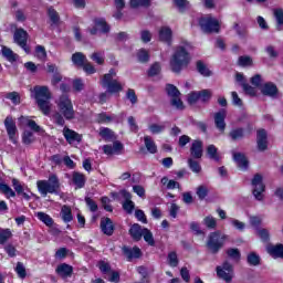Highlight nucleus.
I'll list each match as a JSON object with an SVG mask.
<instances>
[{"instance_id": "obj_1", "label": "nucleus", "mask_w": 283, "mask_h": 283, "mask_svg": "<svg viewBox=\"0 0 283 283\" xmlns=\"http://www.w3.org/2000/svg\"><path fill=\"white\" fill-rule=\"evenodd\" d=\"M191 63V54L182 45L176 46L170 59V70L174 74H180Z\"/></svg>"}, {"instance_id": "obj_2", "label": "nucleus", "mask_w": 283, "mask_h": 283, "mask_svg": "<svg viewBox=\"0 0 283 283\" xmlns=\"http://www.w3.org/2000/svg\"><path fill=\"white\" fill-rule=\"evenodd\" d=\"M33 92L40 112H42L44 116H50V112H52V104H50L52 93L50 92V87L36 85L33 87Z\"/></svg>"}, {"instance_id": "obj_3", "label": "nucleus", "mask_w": 283, "mask_h": 283, "mask_svg": "<svg viewBox=\"0 0 283 283\" xmlns=\"http://www.w3.org/2000/svg\"><path fill=\"white\" fill-rule=\"evenodd\" d=\"M11 182L14 190H12V188L8 186V184L0 182V191L6 196V198L9 199L17 198V196H22V198L27 200V202H30V200H32V196L25 192V190L23 189V185H21V181H19V179L13 178Z\"/></svg>"}, {"instance_id": "obj_4", "label": "nucleus", "mask_w": 283, "mask_h": 283, "mask_svg": "<svg viewBox=\"0 0 283 283\" xmlns=\"http://www.w3.org/2000/svg\"><path fill=\"white\" fill-rule=\"evenodd\" d=\"M227 234H222L221 231L210 232L206 242V249L211 255H218L224 248V242L228 240Z\"/></svg>"}, {"instance_id": "obj_5", "label": "nucleus", "mask_w": 283, "mask_h": 283, "mask_svg": "<svg viewBox=\"0 0 283 283\" xmlns=\"http://www.w3.org/2000/svg\"><path fill=\"white\" fill-rule=\"evenodd\" d=\"M59 113L62 114L65 120H74L76 112L74 111V104L67 94H62L56 101Z\"/></svg>"}, {"instance_id": "obj_6", "label": "nucleus", "mask_w": 283, "mask_h": 283, "mask_svg": "<svg viewBox=\"0 0 283 283\" xmlns=\"http://www.w3.org/2000/svg\"><path fill=\"white\" fill-rule=\"evenodd\" d=\"M36 187L41 196H48V193L59 195V189H61V181L56 175H51L48 180H38Z\"/></svg>"}, {"instance_id": "obj_7", "label": "nucleus", "mask_w": 283, "mask_h": 283, "mask_svg": "<svg viewBox=\"0 0 283 283\" xmlns=\"http://www.w3.org/2000/svg\"><path fill=\"white\" fill-rule=\"evenodd\" d=\"M114 69L109 70V73L104 74L102 80L103 87L107 88L108 94H118L123 92V85L118 80H114Z\"/></svg>"}, {"instance_id": "obj_8", "label": "nucleus", "mask_w": 283, "mask_h": 283, "mask_svg": "<svg viewBox=\"0 0 283 283\" xmlns=\"http://www.w3.org/2000/svg\"><path fill=\"white\" fill-rule=\"evenodd\" d=\"M30 39V34L25 29L23 28H18L14 30L13 33V43H15L21 50L25 52V54H30L31 49L30 45L28 44V40Z\"/></svg>"}, {"instance_id": "obj_9", "label": "nucleus", "mask_w": 283, "mask_h": 283, "mask_svg": "<svg viewBox=\"0 0 283 283\" xmlns=\"http://www.w3.org/2000/svg\"><path fill=\"white\" fill-rule=\"evenodd\" d=\"M199 25L206 34H218L220 32V22L211 15L200 18Z\"/></svg>"}, {"instance_id": "obj_10", "label": "nucleus", "mask_w": 283, "mask_h": 283, "mask_svg": "<svg viewBox=\"0 0 283 283\" xmlns=\"http://www.w3.org/2000/svg\"><path fill=\"white\" fill-rule=\"evenodd\" d=\"M166 93L170 97L171 107H176V109H185V103L180 98V91L174 84H166Z\"/></svg>"}, {"instance_id": "obj_11", "label": "nucleus", "mask_w": 283, "mask_h": 283, "mask_svg": "<svg viewBox=\"0 0 283 283\" xmlns=\"http://www.w3.org/2000/svg\"><path fill=\"white\" fill-rule=\"evenodd\" d=\"M216 271L219 280H223L224 283L233 282V264L229 261H223L221 265L216 268Z\"/></svg>"}, {"instance_id": "obj_12", "label": "nucleus", "mask_w": 283, "mask_h": 283, "mask_svg": "<svg viewBox=\"0 0 283 283\" xmlns=\"http://www.w3.org/2000/svg\"><path fill=\"white\" fill-rule=\"evenodd\" d=\"M251 185L253 187L252 195L254 196L255 200H264L263 192L266 191V186L263 182L262 175L255 174L252 178Z\"/></svg>"}, {"instance_id": "obj_13", "label": "nucleus", "mask_w": 283, "mask_h": 283, "mask_svg": "<svg viewBox=\"0 0 283 283\" xmlns=\"http://www.w3.org/2000/svg\"><path fill=\"white\" fill-rule=\"evenodd\" d=\"M93 23L94 27L88 29L91 36H96V34H98V30L102 32V34H109L112 27H109L105 18H94Z\"/></svg>"}, {"instance_id": "obj_14", "label": "nucleus", "mask_w": 283, "mask_h": 283, "mask_svg": "<svg viewBox=\"0 0 283 283\" xmlns=\"http://www.w3.org/2000/svg\"><path fill=\"white\" fill-rule=\"evenodd\" d=\"M122 252L123 255L127 258V262H132L133 260H138L143 258V251L140 250V248H138V245H135L133 248L124 245L122 248Z\"/></svg>"}, {"instance_id": "obj_15", "label": "nucleus", "mask_w": 283, "mask_h": 283, "mask_svg": "<svg viewBox=\"0 0 283 283\" xmlns=\"http://www.w3.org/2000/svg\"><path fill=\"white\" fill-rule=\"evenodd\" d=\"M256 145L259 151H266L269 149V134L266 129L260 128L256 130Z\"/></svg>"}, {"instance_id": "obj_16", "label": "nucleus", "mask_w": 283, "mask_h": 283, "mask_svg": "<svg viewBox=\"0 0 283 283\" xmlns=\"http://www.w3.org/2000/svg\"><path fill=\"white\" fill-rule=\"evenodd\" d=\"M63 136L69 145H72L73 143L80 144L83 142V135L78 134L72 128H69L67 126L63 128Z\"/></svg>"}, {"instance_id": "obj_17", "label": "nucleus", "mask_w": 283, "mask_h": 283, "mask_svg": "<svg viewBox=\"0 0 283 283\" xmlns=\"http://www.w3.org/2000/svg\"><path fill=\"white\" fill-rule=\"evenodd\" d=\"M99 228L104 235L112 237L114 235V231H116V226H114V221H112L108 217H103L99 222Z\"/></svg>"}, {"instance_id": "obj_18", "label": "nucleus", "mask_w": 283, "mask_h": 283, "mask_svg": "<svg viewBox=\"0 0 283 283\" xmlns=\"http://www.w3.org/2000/svg\"><path fill=\"white\" fill-rule=\"evenodd\" d=\"M120 196L124 198L123 209L126 213H134V209H136V205L132 201V192L126 189L120 190Z\"/></svg>"}, {"instance_id": "obj_19", "label": "nucleus", "mask_w": 283, "mask_h": 283, "mask_svg": "<svg viewBox=\"0 0 283 283\" xmlns=\"http://www.w3.org/2000/svg\"><path fill=\"white\" fill-rule=\"evenodd\" d=\"M104 154L106 156H114V154L119 155L123 149H125V146L119 140H115L113 143V146L109 144H106L102 147Z\"/></svg>"}, {"instance_id": "obj_20", "label": "nucleus", "mask_w": 283, "mask_h": 283, "mask_svg": "<svg viewBox=\"0 0 283 283\" xmlns=\"http://www.w3.org/2000/svg\"><path fill=\"white\" fill-rule=\"evenodd\" d=\"M4 127L7 129V134L9 136L10 140H14L17 138V122H14V118L12 116H7L4 119Z\"/></svg>"}, {"instance_id": "obj_21", "label": "nucleus", "mask_w": 283, "mask_h": 283, "mask_svg": "<svg viewBox=\"0 0 283 283\" xmlns=\"http://www.w3.org/2000/svg\"><path fill=\"white\" fill-rule=\"evenodd\" d=\"M227 118V111L221 109L214 114V125L218 130L221 133H224V129H227V122H224Z\"/></svg>"}, {"instance_id": "obj_22", "label": "nucleus", "mask_w": 283, "mask_h": 283, "mask_svg": "<svg viewBox=\"0 0 283 283\" xmlns=\"http://www.w3.org/2000/svg\"><path fill=\"white\" fill-rule=\"evenodd\" d=\"M55 273L62 277V280H65L73 275L74 273V266L67 264V263H61L56 266Z\"/></svg>"}, {"instance_id": "obj_23", "label": "nucleus", "mask_w": 283, "mask_h": 283, "mask_svg": "<svg viewBox=\"0 0 283 283\" xmlns=\"http://www.w3.org/2000/svg\"><path fill=\"white\" fill-rule=\"evenodd\" d=\"M261 94H263V96H270V98H275L277 94H280V90H277L275 83L268 82L262 86Z\"/></svg>"}, {"instance_id": "obj_24", "label": "nucleus", "mask_w": 283, "mask_h": 283, "mask_svg": "<svg viewBox=\"0 0 283 283\" xmlns=\"http://www.w3.org/2000/svg\"><path fill=\"white\" fill-rule=\"evenodd\" d=\"M202 154H203L202 140H200V139L193 140L191 144V147H190V155L196 160H200V158H202Z\"/></svg>"}, {"instance_id": "obj_25", "label": "nucleus", "mask_w": 283, "mask_h": 283, "mask_svg": "<svg viewBox=\"0 0 283 283\" xmlns=\"http://www.w3.org/2000/svg\"><path fill=\"white\" fill-rule=\"evenodd\" d=\"M159 41L161 43H167V45H171L174 41V31L169 27H161L159 30Z\"/></svg>"}, {"instance_id": "obj_26", "label": "nucleus", "mask_w": 283, "mask_h": 283, "mask_svg": "<svg viewBox=\"0 0 283 283\" xmlns=\"http://www.w3.org/2000/svg\"><path fill=\"white\" fill-rule=\"evenodd\" d=\"M72 182H73L75 189H83V188H85V185L87 184V177H85V174H83V172L73 171Z\"/></svg>"}, {"instance_id": "obj_27", "label": "nucleus", "mask_w": 283, "mask_h": 283, "mask_svg": "<svg viewBox=\"0 0 283 283\" xmlns=\"http://www.w3.org/2000/svg\"><path fill=\"white\" fill-rule=\"evenodd\" d=\"M128 233L135 242H140L143 240L144 228L139 223H134L128 230Z\"/></svg>"}, {"instance_id": "obj_28", "label": "nucleus", "mask_w": 283, "mask_h": 283, "mask_svg": "<svg viewBox=\"0 0 283 283\" xmlns=\"http://www.w3.org/2000/svg\"><path fill=\"white\" fill-rule=\"evenodd\" d=\"M233 158L239 169H242V171H247V169H249V159L247 158L245 154L234 153Z\"/></svg>"}, {"instance_id": "obj_29", "label": "nucleus", "mask_w": 283, "mask_h": 283, "mask_svg": "<svg viewBox=\"0 0 283 283\" xmlns=\"http://www.w3.org/2000/svg\"><path fill=\"white\" fill-rule=\"evenodd\" d=\"M268 253L271 255V258H274V260H277V258L283 260V244L276 243L274 245H269Z\"/></svg>"}, {"instance_id": "obj_30", "label": "nucleus", "mask_w": 283, "mask_h": 283, "mask_svg": "<svg viewBox=\"0 0 283 283\" xmlns=\"http://www.w3.org/2000/svg\"><path fill=\"white\" fill-rule=\"evenodd\" d=\"M60 216L65 224H70V222L74 220V216L72 214V208L67 205L62 206Z\"/></svg>"}, {"instance_id": "obj_31", "label": "nucleus", "mask_w": 283, "mask_h": 283, "mask_svg": "<svg viewBox=\"0 0 283 283\" xmlns=\"http://www.w3.org/2000/svg\"><path fill=\"white\" fill-rule=\"evenodd\" d=\"M196 70L198 74H200L201 76H205L206 78L211 76L212 74L211 70H209L207 64H205V62L201 60L196 62Z\"/></svg>"}, {"instance_id": "obj_32", "label": "nucleus", "mask_w": 283, "mask_h": 283, "mask_svg": "<svg viewBox=\"0 0 283 283\" xmlns=\"http://www.w3.org/2000/svg\"><path fill=\"white\" fill-rule=\"evenodd\" d=\"M98 134H99L101 138H103V140H105V143H109V142L114 140V138H116V136L114 135V130H112L111 128H107V127H101Z\"/></svg>"}, {"instance_id": "obj_33", "label": "nucleus", "mask_w": 283, "mask_h": 283, "mask_svg": "<svg viewBox=\"0 0 283 283\" xmlns=\"http://www.w3.org/2000/svg\"><path fill=\"white\" fill-rule=\"evenodd\" d=\"M87 57L82 52H76L72 54V63L77 65V67H83L85 65Z\"/></svg>"}, {"instance_id": "obj_34", "label": "nucleus", "mask_w": 283, "mask_h": 283, "mask_svg": "<svg viewBox=\"0 0 283 283\" xmlns=\"http://www.w3.org/2000/svg\"><path fill=\"white\" fill-rule=\"evenodd\" d=\"M144 143L149 154H158V146H156V143L154 142V139H151V137L145 136Z\"/></svg>"}, {"instance_id": "obj_35", "label": "nucleus", "mask_w": 283, "mask_h": 283, "mask_svg": "<svg viewBox=\"0 0 283 283\" xmlns=\"http://www.w3.org/2000/svg\"><path fill=\"white\" fill-rule=\"evenodd\" d=\"M48 17L53 25H59V23H61V15H59V12L54 7L48 9Z\"/></svg>"}, {"instance_id": "obj_36", "label": "nucleus", "mask_w": 283, "mask_h": 283, "mask_svg": "<svg viewBox=\"0 0 283 283\" xmlns=\"http://www.w3.org/2000/svg\"><path fill=\"white\" fill-rule=\"evenodd\" d=\"M129 6L133 10H136V8H150L151 0H129Z\"/></svg>"}, {"instance_id": "obj_37", "label": "nucleus", "mask_w": 283, "mask_h": 283, "mask_svg": "<svg viewBox=\"0 0 283 283\" xmlns=\"http://www.w3.org/2000/svg\"><path fill=\"white\" fill-rule=\"evenodd\" d=\"M36 218L38 220H40V222H43V224H45L46 227L54 226V219H52V217H50V214L45 212H38Z\"/></svg>"}, {"instance_id": "obj_38", "label": "nucleus", "mask_w": 283, "mask_h": 283, "mask_svg": "<svg viewBox=\"0 0 283 283\" xmlns=\"http://www.w3.org/2000/svg\"><path fill=\"white\" fill-rule=\"evenodd\" d=\"M229 137L231 138V140H234V142L242 140V138H244V128L242 127L233 128L232 130H230Z\"/></svg>"}, {"instance_id": "obj_39", "label": "nucleus", "mask_w": 283, "mask_h": 283, "mask_svg": "<svg viewBox=\"0 0 283 283\" xmlns=\"http://www.w3.org/2000/svg\"><path fill=\"white\" fill-rule=\"evenodd\" d=\"M151 55H149V51L147 49H139L137 51V61L138 63H149Z\"/></svg>"}, {"instance_id": "obj_40", "label": "nucleus", "mask_w": 283, "mask_h": 283, "mask_svg": "<svg viewBox=\"0 0 283 283\" xmlns=\"http://www.w3.org/2000/svg\"><path fill=\"white\" fill-rule=\"evenodd\" d=\"M207 155L209 156L210 160L220 163V155L218 154V148L216 147V145H209L207 147Z\"/></svg>"}, {"instance_id": "obj_41", "label": "nucleus", "mask_w": 283, "mask_h": 283, "mask_svg": "<svg viewBox=\"0 0 283 283\" xmlns=\"http://www.w3.org/2000/svg\"><path fill=\"white\" fill-rule=\"evenodd\" d=\"M273 15L276 21V30L277 32H282L283 25V9H274Z\"/></svg>"}, {"instance_id": "obj_42", "label": "nucleus", "mask_w": 283, "mask_h": 283, "mask_svg": "<svg viewBox=\"0 0 283 283\" xmlns=\"http://www.w3.org/2000/svg\"><path fill=\"white\" fill-rule=\"evenodd\" d=\"M112 120H114V117L107 115L105 112L98 113L96 115V123H98V125H107L112 123Z\"/></svg>"}, {"instance_id": "obj_43", "label": "nucleus", "mask_w": 283, "mask_h": 283, "mask_svg": "<svg viewBox=\"0 0 283 283\" xmlns=\"http://www.w3.org/2000/svg\"><path fill=\"white\" fill-rule=\"evenodd\" d=\"M163 72V67L160 66V62H154L147 71V75L149 77L158 76Z\"/></svg>"}, {"instance_id": "obj_44", "label": "nucleus", "mask_w": 283, "mask_h": 283, "mask_svg": "<svg viewBox=\"0 0 283 283\" xmlns=\"http://www.w3.org/2000/svg\"><path fill=\"white\" fill-rule=\"evenodd\" d=\"M160 182L164 186L166 185L167 189H180V182H178L174 179L169 180V177H163Z\"/></svg>"}, {"instance_id": "obj_45", "label": "nucleus", "mask_w": 283, "mask_h": 283, "mask_svg": "<svg viewBox=\"0 0 283 283\" xmlns=\"http://www.w3.org/2000/svg\"><path fill=\"white\" fill-rule=\"evenodd\" d=\"M142 238H144L145 242H147L149 247H156V240H154V233H151V230L144 228Z\"/></svg>"}, {"instance_id": "obj_46", "label": "nucleus", "mask_w": 283, "mask_h": 283, "mask_svg": "<svg viewBox=\"0 0 283 283\" xmlns=\"http://www.w3.org/2000/svg\"><path fill=\"white\" fill-rule=\"evenodd\" d=\"M238 65L240 67H252L253 59L249 55H241L238 59Z\"/></svg>"}, {"instance_id": "obj_47", "label": "nucleus", "mask_w": 283, "mask_h": 283, "mask_svg": "<svg viewBox=\"0 0 283 283\" xmlns=\"http://www.w3.org/2000/svg\"><path fill=\"white\" fill-rule=\"evenodd\" d=\"M247 262L250 266H260V255L255 252H250L247 256Z\"/></svg>"}, {"instance_id": "obj_48", "label": "nucleus", "mask_w": 283, "mask_h": 283, "mask_svg": "<svg viewBox=\"0 0 283 283\" xmlns=\"http://www.w3.org/2000/svg\"><path fill=\"white\" fill-rule=\"evenodd\" d=\"M6 98L11 101L13 105H21V95L17 91L7 93Z\"/></svg>"}, {"instance_id": "obj_49", "label": "nucleus", "mask_w": 283, "mask_h": 283, "mask_svg": "<svg viewBox=\"0 0 283 283\" xmlns=\"http://www.w3.org/2000/svg\"><path fill=\"white\" fill-rule=\"evenodd\" d=\"M14 271L20 280H25V277H28V271L25 270V265H23V262H18Z\"/></svg>"}, {"instance_id": "obj_50", "label": "nucleus", "mask_w": 283, "mask_h": 283, "mask_svg": "<svg viewBox=\"0 0 283 283\" xmlns=\"http://www.w3.org/2000/svg\"><path fill=\"white\" fill-rule=\"evenodd\" d=\"M228 258L231 260H235L237 262H240V259L242 258V253H240V250L238 248H229L226 251Z\"/></svg>"}, {"instance_id": "obj_51", "label": "nucleus", "mask_w": 283, "mask_h": 283, "mask_svg": "<svg viewBox=\"0 0 283 283\" xmlns=\"http://www.w3.org/2000/svg\"><path fill=\"white\" fill-rule=\"evenodd\" d=\"M167 262L169 266H171L172 269H176V266L180 264V261L178 260V253H176V251L169 252L167 256Z\"/></svg>"}, {"instance_id": "obj_52", "label": "nucleus", "mask_w": 283, "mask_h": 283, "mask_svg": "<svg viewBox=\"0 0 283 283\" xmlns=\"http://www.w3.org/2000/svg\"><path fill=\"white\" fill-rule=\"evenodd\" d=\"M10 238H12V230L10 228L0 230V244H6Z\"/></svg>"}, {"instance_id": "obj_53", "label": "nucleus", "mask_w": 283, "mask_h": 283, "mask_svg": "<svg viewBox=\"0 0 283 283\" xmlns=\"http://www.w3.org/2000/svg\"><path fill=\"white\" fill-rule=\"evenodd\" d=\"M256 235L263 242H269L271 240V233L266 230V228H260L256 230Z\"/></svg>"}, {"instance_id": "obj_54", "label": "nucleus", "mask_w": 283, "mask_h": 283, "mask_svg": "<svg viewBox=\"0 0 283 283\" xmlns=\"http://www.w3.org/2000/svg\"><path fill=\"white\" fill-rule=\"evenodd\" d=\"M188 166L193 174H200L202 171V166L195 159H188Z\"/></svg>"}, {"instance_id": "obj_55", "label": "nucleus", "mask_w": 283, "mask_h": 283, "mask_svg": "<svg viewBox=\"0 0 283 283\" xmlns=\"http://www.w3.org/2000/svg\"><path fill=\"white\" fill-rule=\"evenodd\" d=\"M2 54L7 57V61H9L10 63H14L17 61L18 55L17 53H14V51H12V49L4 48L2 50Z\"/></svg>"}, {"instance_id": "obj_56", "label": "nucleus", "mask_w": 283, "mask_h": 283, "mask_svg": "<svg viewBox=\"0 0 283 283\" xmlns=\"http://www.w3.org/2000/svg\"><path fill=\"white\" fill-rule=\"evenodd\" d=\"M241 87L244 94H247L248 96H258V91L255 90V87L251 86V84L245 82V83H242Z\"/></svg>"}, {"instance_id": "obj_57", "label": "nucleus", "mask_w": 283, "mask_h": 283, "mask_svg": "<svg viewBox=\"0 0 283 283\" xmlns=\"http://www.w3.org/2000/svg\"><path fill=\"white\" fill-rule=\"evenodd\" d=\"M22 143L24 145H32V143H34V134L30 130H24L22 134Z\"/></svg>"}, {"instance_id": "obj_58", "label": "nucleus", "mask_w": 283, "mask_h": 283, "mask_svg": "<svg viewBox=\"0 0 283 283\" xmlns=\"http://www.w3.org/2000/svg\"><path fill=\"white\" fill-rule=\"evenodd\" d=\"M126 98L132 103V105H136V103H138V95H136V91L134 88L127 90Z\"/></svg>"}, {"instance_id": "obj_59", "label": "nucleus", "mask_w": 283, "mask_h": 283, "mask_svg": "<svg viewBox=\"0 0 283 283\" xmlns=\"http://www.w3.org/2000/svg\"><path fill=\"white\" fill-rule=\"evenodd\" d=\"M85 202H86V207H88L90 211H92V213H96V211H98V203H96V201H94V199L90 198V197H85Z\"/></svg>"}, {"instance_id": "obj_60", "label": "nucleus", "mask_w": 283, "mask_h": 283, "mask_svg": "<svg viewBox=\"0 0 283 283\" xmlns=\"http://www.w3.org/2000/svg\"><path fill=\"white\" fill-rule=\"evenodd\" d=\"M203 224L207 229H216V227H218V221H216V218L208 216L203 219Z\"/></svg>"}, {"instance_id": "obj_61", "label": "nucleus", "mask_w": 283, "mask_h": 283, "mask_svg": "<svg viewBox=\"0 0 283 283\" xmlns=\"http://www.w3.org/2000/svg\"><path fill=\"white\" fill-rule=\"evenodd\" d=\"M200 94V98L199 101H201V103H209V101H211V91L209 90H201L199 91Z\"/></svg>"}, {"instance_id": "obj_62", "label": "nucleus", "mask_w": 283, "mask_h": 283, "mask_svg": "<svg viewBox=\"0 0 283 283\" xmlns=\"http://www.w3.org/2000/svg\"><path fill=\"white\" fill-rule=\"evenodd\" d=\"M175 6L178 8L179 12H185L187 10L189 2L188 0H172Z\"/></svg>"}, {"instance_id": "obj_63", "label": "nucleus", "mask_w": 283, "mask_h": 283, "mask_svg": "<svg viewBox=\"0 0 283 283\" xmlns=\"http://www.w3.org/2000/svg\"><path fill=\"white\" fill-rule=\"evenodd\" d=\"M197 196H198L199 200H205V198H207V196H209V189H207V187H205V186H199L197 188Z\"/></svg>"}, {"instance_id": "obj_64", "label": "nucleus", "mask_w": 283, "mask_h": 283, "mask_svg": "<svg viewBox=\"0 0 283 283\" xmlns=\"http://www.w3.org/2000/svg\"><path fill=\"white\" fill-rule=\"evenodd\" d=\"M250 224L258 231L262 227V218L258 216L250 217Z\"/></svg>"}]
</instances>
